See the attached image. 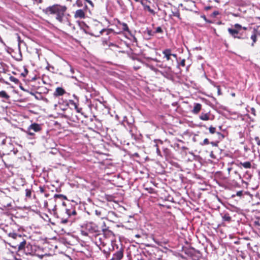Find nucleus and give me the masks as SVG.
Here are the masks:
<instances>
[{"mask_svg":"<svg viewBox=\"0 0 260 260\" xmlns=\"http://www.w3.org/2000/svg\"><path fill=\"white\" fill-rule=\"evenodd\" d=\"M25 72H26V74H27V73H28V71L27 70V69H25Z\"/></svg>","mask_w":260,"mask_h":260,"instance_id":"nucleus-53","label":"nucleus"},{"mask_svg":"<svg viewBox=\"0 0 260 260\" xmlns=\"http://www.w3.org/2000/svg\"><path fill=\"white\" fill-rule=\"evenodd\" d=\"M155 146L156 147V152H157V154L158 155H161V152H160V151L159 149L158 148V145L157 144H155Z\"/></svg>","mask_w":260,"mask_h":260,"instance_id":"nucleus-36","label":"nucleus"},{"mask_svg":"<svg viewBox=\"0 0 260 260\" xmlns=\"http://www.w3.org/2000/svg\"><path fill=\"white\" fill-rule=\"evenodd\" d=\"M233 96H235V93L232 94Z\"/></svg>","mask_w":260,"mask_h":260,"instance_id":"nucleus-58","label":"nucleus"},{"mask_svg":"<svg viewBox=\"0 0 260 260\" xmlns=\"http://www.w3.org/2000/svg\"><path fill=\"white\" fill-rule=\"evenodd\" d=\"M179 66H181L182 67H185V59H182L181 61H180V62L179 63Z\"/></svg>","mask_w":260,"mask_h":260,"instance_id":"nucleus-31","label":"nucleus"},{"mask_svg":"<svg viewBox=\"0 0 260 260\" xmlns=\"http://www.w3.org/2000/svg\"><path fill=\"white\" fill-rule=\"evenodd\" d=\"M162 54L164 55V58L168 61H171L173 63V60L172 59V57L177 58V55L172 53V50L170 49H166L162 51Z\"/></svg>","mask_w":260,"mask_h":260,"instance_id":"nucleus-7","label":"nucleus"},{"mask_svg":"<svg viewBox=\"0 0 260 260\" xmlns=\"http://www.w3.org/2000/svg\"><path fill=\"white\" fill-rule=\"evenodd\" d=\"M10 81L14 82L16 84H17L19 82V80L17 79L16 78L14 77V76H11L9 77Z\"/></svg>","mask_w":260,"mask_h":260,"instance_id":"nucleus-27","label":"nucleus"},{"mask_svg":"<svg viewBox=\"0 0 260 260\" xmlns=\"http://www.w3.org/2000/svg\"><path fill=\"white\" fill-rule=\"evenodd\" d=\"M257 145L260 146V139L258 137H255L254 138Z\"/></svg>","mask_w":260,"mask_h":260,"instance_id":"nucleus-37","label":"nucleus"},{"mask_svg":"<svg viewBox=\"0 0 260 260\" xmlns=\"http://www.w3.org/2000/svg\"><path fill=\"white\" fill-rule=\"evenodd\" d=\"M209 8H210L209 7L206 8L207 9H209Z\"/></svg>","mask_w":260,"mask_h":260,"instance_id":"nucleus-59","label":"nucleus"},{"mask_svg":"<svg viewBox=\"0 0 260 260\" xmlns=\"http://www.w3.org/2000/svg\"><path fill=\"white\" fill-rule=\"evenodd\" d=\"M102 232H103V234L105 236V237L107 238V237H114L113 232L110 230L102 228Z\"/></svg>","mask_w":260,"mask_h":260,"instance_id":"nucleus-19","label":"nucleus"},{"mask_svg":"<svg viewBox=\"0 0 260 260\" xmlns=\"http://www.w3.org/2000/svg\"><path fill=\"white\" fill-rule=\"evenodd\" d=\"M34 1L37 4H41L43 2V0H34Z\"/></svg>","mask_w":260,"mask_h":260,"instance_id":"nucleus-43","label":"nucleus"},{"mask_svg":"<svg viewBox=\"0 0 260 260\" xmlns=\"http://www.w3.org/2000/svg\"><path fill=\"white\" fill-rule=\"evenodd\" d=\"M174 11H172V14L171 16L175 17L179 19L180 20L181 19L180 17V12L179 11L176 9H174Z\"/></svg>","mask_w":260,"mask_h":260,"instance_id":"nucleus-22","label":"nucleus"},{"mask_svg":"<svg viewBox=\"0 0 260 260\" xmlns=\"http://www.w3.org/2000/svg\"><path fill=\"white\" fill-rule=\"evenodd\" d=\"M144 188L145 190L147 191V192L149 193H155V189L150 187H147L146 185L144 186Z\"/></svg>","mask_w":260,"mask_h":260,"instance_id":"nucleus-25","label":"nucleus"},{"mask_svg":"<svg viewBox=\"0 0 260 260\" xmlns=\"http://www.w3.org/2000/svg\"><path fill=\"white\" fill-rule=\"evenodd\" d=\"M202 105L200 103H194L193 108L192 110V113L195 114H198L202 109Z\"/></svg>","mask_w":260,"mask_h":260,"instance_id":"nucleus-16","label":"nucleus"},{"mask_svg":"<svg viewBox=\"0 0 260 260\" xmlns=\"http://www.w3.org/2000/svg\"><path fill=\"white\" fill-rule=\"evenodd\" d=\"M116 26L119 29V31L116 32L117 34H119L123 31H126L128 34H131V31L126 23L124 22H121L120 21L118 20L117 21Z\"/></svg>","mask_w":260,"mask_h":260,"instance_id":"nucleus-8","label":"nucleus"},{"mask_svg":"<svg viewBox=\"0 0 260 260\" xmlns=\"http://www.w3.org/2000/svg\"><path fill=\"white\" fill-rule=\"evenodd\" d=\"M31 196V191L29 189H26L25 190V196L27 198H30Z\"/></svg>","mask_w":260,"mask_h":260,"instance_id":"nucleus-28","label":"nucleus"},{"mask_svg":"<svg viewBox=\"0 0 260 260\" xmlns=\"http://www.w3.org/2000/svg\"><path fill=\"white\" fill-rule=\"evenodd\" d=\"M164 151L166 156H169L170 155V151L169 149L165 148L164 149Z\"/></svg>","mask_w":260,"mask_h":260,"instance_id":"nucleus-33","label":"nucleus"},{"mask_svg":"<svg viewBox=\"0 0 260 260\" xmlns=\"http://www.w3.org/2000/svg\"><path fill=\"white\" fill-rule=\"evenodd\" d=\"M105 209L99 207L95 210V214L102 219L106 218Z\"/></svg>","mask_w":260,"mask_h":260,"instance_id":"nucleus-11","label":"nucleus"},{"mask_svg":"<svg viewBox=\"0 0 260 260\" xmlns=\"http://www.w3.org/2000/svg\"><path fill=\"white\" fill-rule=\"evenodd\" d=\"M42 129V127L41 124L33 123L28 127L26 133L28 135L32 136L35 135V133L39 132Z\"/></svg>","mask_w":260,"mask_h":260,"instance_id":"nucleus-6","label":"nucleus"},{"mask_svg":"<svg viewBox=\"0 0 260 260\" xmlns=\"http://www.w3.org/2000/svg\"><path fill=\"white\" fill-rule=\"evenodd\" d=\"M141 4L144 6V10L148 11L153 16L155 15V12L153 9H151L149 6L145 5L142 1H141Z\"/></svg>","mask_w":260,"mask_h":260,"instance_id":"nucleus-18","label":"nucleus"},{"mask_svg":"<svg viewBox=\"0 0 260 260\" xmlns=\"http://www.w3.org/2000/svg\"><path fill=\"white\" fill-rule=\"evenodd\" d=\"M254 224L260 226V218H258L256 220H255L254 222Z\"/></svg>","mask_w":260,"mask_h":260,"instance_id":"nucleus-40","label":"nucleus"},{"mask_svg":"<svg viewBox=\"0 0 260 260\" xmlns=\"http://www.w3.org/2000/svg\"><path fill=\"white\" fill-rule=\"evenodd\" d=\"M209 144V140L207 138L205 139L203 141V144L208 145Z\"/></svg>","mask_w":260,"mask_h":260,"instance_id":"nucleus-41","label":"nucleus"},{"mask_svg":"<svg viewBox=\"0 0 260 260\" xmlns=\"http://www.w3.org/2000/svg\"><path fill=\"white\" fill-rule=\"evenodd\" d=\"M117 3L120 6L122 7L123 5V3L122 0H116Z\"/></svg>","mask_w":260,"mask_h":260,"instance_id":"nucleus-38","label":"nucleus"},{"mask_svg":"<svg viewBox=\"0 0 260 260\" xmlns=\"http://www.w3.org/2000/svg\"><path fill=\"white\" fill-rule=\"evenodd\" d=\"M68 8L65 5L55 4L43 10V13L52 20L64 27L70 26L71 24L67 16Z\"/></svg>","mask_w":260,"mask_h":260,"instance_id":"nucleus-1","label":"nucleus"},{"mask_svg":"<svg viewBox=\"0 0 260 260\" xmlns=\"http://www.w3.org/2000/svg\"><path fill=\"white\" fill-rule=\"evenodd\" d=\"M236 165L241 169L242 168L244 169H250L252 167L251 162L249 161L245 162H240L236 164Z\"/></svg>","mask_w":260,"mask_h":260,"instance_id":"nucleus-13","label":"nucleus"},{"mask_svg":"<svg viewBox=\"0 0 260 260\" xmlns=\"http://www.w3.org/2000/svg\"><path fill=\"white\" fill-rule=\"evenodd\" d=\"M242 182H243V183H244V184H245L246 185H247V184H248L247 182H245V181H242Z\"/></svg>","mask_w":260,"mask_h":260,"instance_id":"nucleus-51","label":"nucleus"},{"mask_svg":"<svg viewBox=\"0 0 260 260\" xmlns=\"http://www.w3.org/2000/svg\"><path fill=\"white\" fill-rule=\"evenodd\" d=\"M67 2L72 3L73 2V0H66Z\"/></svg>","mask_w":260,"mask_h":260,"instance_id":"nucleus-52","label":"nucleus"},{"mask_svg":"<svg viewBox=\"0 0 260 260\" xmlns=\"http://www.w3.org/2000/svg\"><path fill=\"white\" fill-rule=\"evenodd\" d=\"M251 113H252L254 115H255V111L254 109L253 108H252L251 109Z\"/></svg>","mask_w":260,"mask_h":260,"instance_id":"nucleus-45","label":"nucleus"},{"mask_svg":"<svg viewBox=\"0 0 260 260\" xmlns=\"http://www.w3.org/2000/svg\"><path fill=\"white\" fill-rule=\"evenodd\" d=\"M234 173L236 175V179L240 180L241 179L240 174L237 171H235Z\"/></svg>","mask_w":260,"mask_h":260,"instance_id":"nucleus-34","label":"nucleus"},{"mask_svg":"<svg viewBox=\"0 0 260 260\" xmlns=\"http://www.w3.org/2000/svg\"><path fill=\"white\" fill-rule=\"evenodd\" d=\"M209 131L210 133L213 134L216 133V128L215 127H213L212 126H210L209 127Z\"/></svg>","mask_w":260,"mask_h":260,"instance_id":"nucleus-29","label":"nucleus"},{"mask_svg":"<svg viewBox=\"0 0 260 260\" xmlns=\"http://www.w3.org/2000/svg\"><path fill=\"white\" fill-rule=\"evenodd\" d=\"M93 241L96 246L98 247L105 246L107 244V239L105 236L101 233H98L92 236Z\"/></svg>","mask_w":260,"mask_h":260,"instance_id":"nucleus-4","label":"nucleus"},{"mask_svg":"<svg viewBox=\"0 0 260 260\" xmlns=\"http://www.w3.org/2000/svg\"><path fill=\"white\" fill-rule=\"evenodd\" d=\"M123 248L121 247L113 254V257L110 260H121L123 257Z\"/></svg>","mask_w":260,"mask_h":260,"instance_id":"nucleus-10","label":"nucleus"},{"mask_svg":"<svg viewBox=\"0 0 260 260\" xmlns=\"http://www.w3.org/2000/svg\"><path fill=\"white\" fill-rule=\"evenodd\" d=\"M62 204H63V205H65V203H64V202H63V203H62Z\"/></svg>","mask_w":260,"mask_h":260,"instance_id":"nucleus-57","label":"nucleus"},{"mask_svg":"<svg viewBox=\"0 0 260 260\" xmlns=\"http://www.w3.org/2000/svg\"><path fill=\"white\" fill-rule=\"evenodd\" d=\"M68 219H62L61 220V222L62 223H66L67 222H68Z\"/></svg>","mask_w":260,"mask_h":260,"instance_id":"nucleus-44","label":"nucleus"},{"mask_svg":"<svg viewBox=\"0 0 260 260\" xmlns=\"http://www.w3.org/2000/svg\"><path fill=\"white\" fill-rule=\"evenodd\" d=\"M54 198L55 200V201H56V200L57 199H59L60 200H67V198L66 196H64L63 194H55L54 196Z\"/></svg>","mask_w":260,"mask_h":260,"instance_id":"nucleus-23","label":"nucleus"},{"mask_svg":"<svg viewBox=\"0 0 260 260\" xmlns=\"http://www.w3.org/2000/svg\"><path fill=\"white\" fill-rule=\"evenodd\" d=\"M234 26V28H229L228 29V32L233 38L241 40L245 39V37H242V34L240 32V30L242 29V26L238 23H236Z\"/></svg>","mask_w":260,"mask_h":260,"instance_id":"nucleus-3","label":"nucleus"},{"mask_svg":"<svg viewBox=\"0 0 260 260\" xmlns=\"http://www.w3.org/2000/svg\"><path fill=\"white\" fill-rule=\"evenodd\" d=\"M242 29H244V30H247V28L246 27H242Z\"/></svg>","mask_w":260,"mask_h":260,"instance_id":"nucleus-49","label":"nucleus"},{"mask_svg":"<svg viewBox=\"0 0 260 260\" xmlns=\"http://www.w3.org/2000/svg\"><path fill=\"white\" fill-rule=\"evenodd\" d=\"M3 63H0V73H5L7 70Z\"/></svg>","mask_w":260,"mask_h":260,"instance_id":"nucleus-26","label":"nucleus"},{"mask_svg":"<svg viewBox=\"0 0 260 260\" xmlns=\"http://www.w3.org/2000/svg\"><path fill=\"white\" fill-rule=\"evenodd\" d=\"M66 213L68 215L69 218H71L72 216L76 215L77 212L75 207L71 206L70 208L66 209Z\"/></svg>","mask_w":260,"mask_h":260,"instance_id":"nucleus-14","label":"nucleus"},{"mask_svg":"<svg viewBox=\"0 0 260 260\" xmlns=\"http://www.w3.org/2000/svg\"><path fill=\"white\" fill-rule=\"evenodd\" d=\"M22 75L24 76H25L23 73H22Z\"/></svg>","mask_w":260,"mask_h":260,"instance_id":"nucleus-60","label":"nucleus"},{"mask_svg":"<svg viewBox=\"0 0 260 260\" xmlns=\"http://www.w3.org/2000/svg\"><path fill=\"white\" fill-rule=\"evenodd\" d=\"M74 17L75 18L84 19L86 17V14L82 9H79L75 12Z\"/></svg>","mask_w":260,"mask_h":260,"instance_id":"nucleus-12","label":"nucleus"},{"mask_svg":"<svg viewBox=\"0 0 260 260\" xmlns=\"http://www.w3.org/2000/svg\"><path fill=\"white\" fill-rule=\"evenodd\" d=\"M231 168H229L228 169L229 171H230L231 170Z\"/></svg>","mask_w":260,"mask_h":260,"instance_id":"nucleus-56","label":"nucleus"},{"mask_svg":"<svg viewBox=\"0 0 260 260\" xmlns=\"http://www.w3.org/2000/svg\"><path fill=\"white\" fill-rule=\"evenodd\" d=\"M222 221L230 223L232 221V217L228 212H224L222 215Z\"/></svg>","mask_w":260,"mask_h":260,"instance_id":"nucleus-17","label":"nucleus"},{"mask_svg":"<svg viewBox=\"0 0 260 260\" xmlns=\"http://www.w3.org/2000/svg\"><path fill=\"white\" fill-rule=\"evenodd\" d=\"M217 134H218V135H221V136H222V137H224L223 135H222V134H221V133H220V132H218V133H217Z\"/></svg>","mask_w":260,"mask_h":260,"instance_id":"nucleus-50","label":"nucleus"},{"mask_svg":"<svg viewBox=\"0 0 260 260\" xmlns=\"http://www.w3.org/2000/svg\"><path fill=\"white\" fill-rule=\"evenodd\" d=\"M76 4L78 7L82 6V3L81 0H76Z\"/></svg>","mask_w":260,"mask_h":260,"instance_id":"nucleus-35","label":"nucleus"},{"mask_svg":"<svg viewBox=\"0 0 260 260\" xmlns=\"http://www.w3.org/2000/svg\"><path fill=\"white\" fill-rule=\"evenodd\" d=\"M39 191L41 193H43L45 191V187L43 186H39Z\"/></svg>","mask_w":260,"mask_h":260,"instance_id":"nucleus-32","label":"nucleus"},{"mask_svg":"<svg viewBox=\"0 0 260 260\" xmlns=\"http://www.w3.org/2000/svg\"><path fill=\"white\" fill-rule=\"evenodd\" d=\"M6 139H4L3 140V141H2V144L3 145H5L6 144Z\"/></svg>","mask_w":260,"mask_h":260,"instance_id":"nucleus-47","label":"nucleus"},{"mask_svg":"<svg viewBox=\"0 0 260 260\" xmlns=\"http://www.w3.org/2000/svg\"><path fill=\"white\" fill-rule=\"evenodd\" d=\"M163 30L160 26L156 27L155 32V33H162Z\"/></svg>","mask_w":260,"mask_h":260,"instance_id":"nucleus-30","label":"nucleus"},{"mask_svg":"<svg viewBox=\"0 0 260 260\" xmlns=\"http://www.w3.org/2000/svg\"><path fill=\"white\" fill-rule=\"evenodd\" d=\"M112 31V29H108V30H106V29H102L101 31H100V33L101 34H102L104 31H107V34H108L109 33H110V31Z\"/></svg>","mask_w":260,"mask_h":260,"instance_id":"nucleus-39","label":"nucleus"},{"mask_svg":"<svg viewBox=\"0 0 260 260\" xmlns=\"http://www.w3.org/2000/svg\"><path fill=\"white\" fill-rule=\"evenodd\" d=\"M9 236L12 238V240L9 243V245L12 247L17 248L18 251L24 249L26 242L23 236L14 233H9Z\"/></svg>","mask_w":260,"mask_h":260,"instance_id":"nucleus-2","label":"nucleus"},{"mask_svg":"<svg viewBox=\"0 0 260 260\" xmlns=\"http://www.w3.org/2000/svg\"><path fill=\"white\" fill-rule=\"evenodd\" d=\"M210 156L213 158H215V156L214 155V154H213V152H211V154H210Z\"/></svg>","mask_w":260,"mask_h":260,"instance_id":"nucleus-46","label":"nucleus"},{"mask_svg":"<svg viewBox=\"0 0 260 260\" xmlns=\"http://www.w3.org/2000/svg\"><path fill=\"white\" fill-rule=\"evenodd\" d=\"M199 118L203 121L213 120L214 116L211 113L210 111L205 112H202L199 116Z\"/></svg>","mask_w":260,"mask_h":260,"instance_id":"nucleus-9","label":"nucleus"},{"mask_svg":"<svg viewBox=\"0 0 260 260\" xmlns=\"http://www.w3.org/2000/svg\"><path fill=\"white\" fill-rule=\"evenodd\" d=\"M10 98V95L6 92V91L4 90L0 91V98L9 100Z\"/></svg>","mask_w":260,"mask_h":260,"instance_id":"nucleus-21","label":"nucleus"},{"mask_svg":"<svg viewBox=\"0 0 260 260\" xmlns=\"http://www.w3.org/2000/svg\"><path fill=\"white\" fill-rule=\"evenodd\" d=\"M85 229L88 233L91 235L92 237L102 232V228L92 222L87 223L85 225Z\"/></svg>","mask_w":260,"mask_h":260,"instance_id":"nucleus-5","label":"nucleus"},{"mask_svg":"<svg viewBox=\"0 0 260 260\" xmlns=\"http://www.w3.org/2000/svg\"><path fill=\"white\" fill-rule=\"evenodd\" d=\"M236 195L241 197L243 195V191H238L236 192Z\"/></svg>","mask_w":260,"mask_h":260,"instance_id":"nucleus-42","label":"nucleus"},{"mask_svg":"<svg viewBox=\"0 0 260 260\" xmlns=\"http://www.w3.org/2000/svg\"><path fill=\"white\" fill-rule=\"evenodd\" d=\"M136 2H140V0H135Z\"/></svg>","mask_w":260,"mask_h":260,"instance_id":"nucleus-54","label":"nucleus"},{"mask_svg":"<svg viewBox=\"0 0 260 260\" xmlns=\"http://www.w3.org/2000/svg\"><path fill=\"white\" fill-rule=\"evenodd\" d=\"M136 236L137 237H140L139 235H136Z\"/></svg>","mask_w":260,"mask_h":260,"instance_id":"nucleus-55","label":"nucleus"},{"mask_svg":"<svg viewBox=\"0 0 260 260\" xmlns=\"http://www.w3.org/2000/svg\"><path fill=\"white\" fill-rule=\"evenodd\" d=\"M251 39L252 40V43L251 44L252 46H254V44L257 41V35H256V31L254 30L253 31V33L251 36Z\"/></svg>","mask_w":260,"mask_h":260,"instance_id":"nucleus-20","label":"nucleus"},{"mask_svg":"<svg viewBox=\"0 0 260 260\" xmlns=\"http://www.w3.org/2000/svg\"><path fill=\"white\" fill-rule=\"evenodd\" d=\"M66 93L64 89L61 87H57L55 91L54 92L53 95L55 96H62Z\"/></svg>","mask_w":260,"mask_h":260,"instance_id":"nucleus-15","label":"nucleus"},{"mask_svg":"<svg viewBox=\"0 0 260 260\" xmlns=\"http://www.w3.org/2000/svg\"><path fill=\"white\" fill-rule=\"evenodd\" d=\"M213 14L214 15V16H216L218 14V12L217 11H215L213 12Z\"/></svg>","mask_w":260,"mask_h":260,"instance_id":"nucleus-48","label":"nucleus"},{"mask_svg":"<svg viewBox=\"0 0 260 260\" xmlns=\"http://www.w3.org/2000/svg\"><path fill=\"white\" fill-rule=\"evenodd\" d=\"M70 103L71 105H73L75 109L76 110L77 112L78 113H80L82 111L81 108H79L78 104L76 103H75L73 101H70Z\"/></svg>","mask_w":260,"mask_h":260,"instance_id":"nucleus-24","label":"nucleus"}]
</instances>
